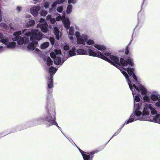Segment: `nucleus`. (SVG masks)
<instances>
[{"label": "nucleus", "instance_id": "2f4dec72", "mask_svg": "<svg viewBox=\"0 0 160 160\" xmlns=\"http://www.w3.org/2000/svg\"><path fill=\"white\" fill-rule=\"evenodd\" d=\"M0 26L1 27L6 28L7 27V25L4 23H2L0 24Z\"/></svg>", "mask_w": 160, "mask_h": 160}, {"label": "nucleus", "instance_id": "a211bd4d", "mask_svg": "<svg viewBox=\"0 0 160 160\" xmlns=\"http://www.w3.org/2000/svg\"><path fill=\"white\" fill-rule=\"evenodd\" d=\"M0 41L3 44H6L8 41V38H4L2 33L0 32Z\"/></svg>", "mask_w": 160, "mask_h": 160}, {"label": "nucleus", "instance_id": "a878e982", "mask_svg": "<svg viewBox=\"0 0 160 160\" xmlns=\"http://www.w3.org/2000/svg\"><path fill=\"white\" fill-rule=\"evenodd\" d=\"M52 61L51 60L50 57H48L47 59V63L48 65H50L52 64Z\"/></svg>", "mask_w": 160, "mask_h": 160}, {"label": "nucleus", "instance_id": "423d86ee", "mask_svg": "<svg viewBox=\"0 0 160 160\" xmlns=\"http://www.w3.org/2000/svg\"><path fill=\"white\" fill-rule=\"evenodd\" d=\"M149 101H134V112L138 111L141 112L142 113H143V110L145 107H147L146 108H147V111L148 112H151L152 114H155L157 113V111L152 107V104H150L148 102Z\"/></svg>", "mask_w": 160, "mask_h": 160}, {"label": "nucleus", "instance_id": "412c9836", "mask_svg": "<svg viewBox=\"0 0 160 160\" xmlns=\"http://www.w3.org/2000/svg\"><path fill=\"white\" fill-rule=\"evenodd\" d=\"M72 6L71 4L68 5L67 8L66 12L67 14H69L70 13L72 10Z\"/></svg>", "mask_w": 160, "mask_h": 160}, {"label": "nucleus", "instance_id": "c03bdc74", "mask_svg": "<svg viewBox=\"0 0 160 160\" xmlns=\"http://www.w3.org/2000/svg\"><path fill=\"white\" fill-rule=\"evenodd\" d=\"M87 47L88 48H89V47H88V46H87Z\"/></svg>", "mask_w": 160, "mask_h": 160}, {"label": "nucleus", "instance_id": "7c9ffc66", "mask_svg": "<svg viewBox=\"0 0 160 160\" xmlns=\"http://www.w3.org/2000/svg\"><path fill=\"white\" fill-rule=\"evenodd\" d=\"M65 1V0H57L56 1V2L58 4H60L63 3Z\"/></svg>", "mask_w": 160, "mask_h": 160}, {"label": "nucleus", "instance_id": "1a4fd4ad", "mask_svg": "<svg viewBox=\"0 0 160 160\" xmlns=\"http://www.w3.org/2000/svg\"><path fill=\"white\" fill-rule=\"evenodd\" d=\"M57 69L52 67H51L49 69V76L48 77V87L49 88H51L53 87V82L52 77L53 75L57 71Z\"/></svg>", "mask_w": 160, "mask_h": 160}, {"label": "nucleus", "instance_id": "ddd939ff", "mask_svg": "<svg viewBox=\"0 0 160 160\" xmlns=\"http://www.w3.org/2000/svg\"><path fill=\"white\" fill-rule=\"evenodd\" d=\"M68 37L70 40L72 41L74 38V29L72 27H71L68 31Z\"/></svg>", "mask_w": 160, "mask_h": 160}, {"label": "nucleus", "instance_id": "9d476101", "mask_svg": "<svg viewBox=\"0 0 160 160\" xmlns=\"http://www.w3.org/2000/svg\"><path fill=\"white\" fill-rule=\"evenodd\" d=\"M40 23L37 24V27L38 28L40 27L41 30L43 32H47L48 31V24L45 20L41 18L39 21Z\"/></svg>", "mask_w": 160, "mask_h": 160}, {"label": "nucleus", "instance_id": "7ed1b4c3", "mask_svg": "<svg viewBox=\"0 0 160 160\" xmlns=\"http://www.w3.org/2000/svg\"><path fill=\"white\" fill-rule=\"evenodd\" d=\"M76 52L80 55H89L102 58L110 62L121 70V67L126 69L128 68V65L125 64L124 60L123 58H121L119 60L117 57L111 55L108 52H106L103 54L99 51L95 52L91 49H88L87 50L79 49L77 50Z\"/></svg>", "mask_w": 160, "mask_h": 160}, {"label": "nucleus", "instance_id": "f257e3e1", "mask_svg": "<svg viewBox=\"0 0 160 160\" xmlns=\"http://www.w3.org/2000/svg\"><path fill=\"white\" fill-rule=\"evenodd\" d=\"M124 62L125 64L128 65L127 69H124L121 67V70H120L127 80L129 88L132 91L134 100H140V95H136L135 92V89L138 92H141L143 96V100H150V95L147 92L146 89L139 83H138L137 78L133 72L134 69L130 68V66L132 67L134 65L133 60L129 58L126 61L124 60Z\"/></svg>", "mask_w": 160, "mask_h": 160}, {"label": "nucleus", "instance_id": "9b49d317", "mask_svg": "<svg viewBox=\"0 0 160 160\" xmlns=\"http://www.w3.org/2000/svg\"><path fill=\"white\" fill-rule=\"evenodd\" d=\"M41 7L40 6H36L30 8V12L34 17H36L38 14V12L40 10Z\"/></svg>", "mask_w": 160, "mask_h": 160}, {"label": "nucleus", "instance_id": "b1692460", "mask_svg": "<svg viewBox=\"0 0 160 160\" xmlns=\"http://www.w3.org/2000/svg\"><path fill=\"white\" fill-rule=\"evenodd\" d=\"M35 23V21L33 20H30L27 24V26L30 27L33 26Z\"/></svg>", "mask_w": 160, "mask_h": 160}, {"label": "nucleus", "instance_id": "a19ab883", "mask_svg": "<svg viewBox=\"0 0 160 160\" xmlns=\"http://www.w3.org/2000/svg\"><path fill=\"white\" fill-rule=\"evenodd\" d=\"M34 1H35V2H34V3H36V2H40L41 1V0H33Z\"/></svg>", "mask_w": 160, "mask_h": 160}, {"label": "nucleus", "instance_id": "393cba45", "mask_svg": "<svg viewBox=\"0 0 160 160\" xmlns=\"http://www.w3.org/2000/svg\"><path fill=\"white\" fill-rule=\"evenodd\" d=\"M58 4L56 1L54 2L52 5V8H50V10H52L53 9H54L56 7V6Z\"/></svg>", "mask_w": 160, "mask_h": 160}, {"label": "nucleus", "instance_id": "aec40b11", "mask_svg": "<svg viewBox=\"0 0 160 160\" xmlns=\"http://www.w3.org/2000/svg\"><path fill=\"white\" fill-rule=\"evenodd\" d=\"M54 33L56 36V38L58 40L59 38V30L56 27H54Z\"/></svg>", "mask_w": 160, "mask_h": 160}, {"label": "nucleus", "instance_id": "f3484780", "mask_svg": "<svg viewBox=\"0 0 160 160\" xmlns=\"http://www.w3.org/2000/svg\"><path fill=\"white\" fill-rule=\"evenodd\" d=\"M94 46L95 48L102 51H104L106 49L104 46L100 44H95Z\"/></svg>", "mask_w": 160, "mask_h": 160}, {"label": "nucleus", "instance_id": "473e14b6", "mask_svg": "<svg viewBox=\"0 0 160 160\" xmlns=\"http://www.w3.org/2000/svg\"><path fill=\"white\" fill-rule=\"evenodd\" d=\"M49 6V3L48 2H46L44 4V7L46 9L48 8Z\"/></svg>", "mask_w": 160, "mask_h": 160}, {"label": "nucleus", "instance_id": "4c0bfd02", "mask_svg": "<svg viewBox=\"0 0 160 160\" xmlns=\"http://www.w3.org/2000/svg\"><path fill=\"white\" fill-rule=\"evenodd\" d=\"M50 40L52 44H53L54 43V39L53 38H50Z\"/></svg>", "mask_w": 160, "mask_h": 160}, {"label": "nucleus", "instance_id": "79ce46f5", "mask_svg": "<svg viewBox=\"0 0 160 160\" xmlns=\"http://www.w3.org/2000/svg\"><path fill=\"white\" fill-rule=\"evenodd\" d=\"M31 16L30 15H28L26 16V17L28 18H30Z\"/></svg>", "mask_w": 160, "mask_h": 160}, {"label": "nucleus", "instance_id": "4be33fe9", "mask_svg": "<svg viewBox=\"0 0 160 160\" xmlns=\"http://www.w3.org/2000/svg\"><path fill=\"white\" fill-rule=\"evenodd\" d=\"M49 43L48 42H46L40 46V48L42 49H44L48 48L49 46Z\"/></svg>", "mask_w": 160, "mask_h": 160}, {"label": "nucleus", "instance_id": "4468645a", "mask_svg": "<svg viewBox=\"0 0 160 160\" xmlns=\"http://www.w3.org/2000/svg\"><path fill=\"white\" fill-rule=\"evenodd\" d=\"M150 98L152 100H160V95L156 92H153L151 93Z\"/></svg>", "mask_w": 160, "mask_h": 160}, {"label": "nucleus", "instance_id": "cd10ccee", "mask_svg": "<svg viewBox=\"0 0 160 160\" xmlns=\"http://www.w3.org/2000/svg\"><path fill=\"white\" fill-rule=\"evenodd\" d=\"M63 10V8L62 6L58 7L57 9V12L59 13H61Z\"/></svg>", "mask_w": 160, "mask_h": 160}, {"label": "nucleus", "instance_id": "dca6fc26", "mask_svg": "<svg viewBox=\"0 0 160 160\" xmlns=\"http://www.w3.org/2000/svg\"><path fill=\"white\" fill-rule=\"evenodd\" d=\"M62 22L64 25L65 28L66 29H67L69 28L71 23L68 18H66L65 17L62 20Z\"/></svg>", "mask_w": 160, "mask_h": 160}, {"label": "nucleus", "instance_id": "c85d7f7f", "mask_svg": "<svg viewBox=\"0 0 160 160\" xmlns=\"http://www.w3.org/2000/svg\"><path fill=\"white\" fill-rule=\"evenodd\" d=\"M78 0H68V3L69 4H75L77 2Z\"/></svg>", "mask_w": 160, "mask_h": 160}, {"label": "nucleus", "instance_id": "f704fd0d", "mask_svg": "<svg viewBox=\"0 0 160 160\" xmlns=\"http://www.w3.org/2000/svg\"><path fill=\"white\" fill-rule=\"evenodd\" d=\"M51 23L52 24H54L55 23L56 20L55 18H52L50 20Z\"/></svg>", "mask_w": 160, "mask_h": 160}, {"label": "nucleus", "instance_id": "ea45409f", "mask_svg": "<svg viewBox=\"0 0 160 160\" xmlns=\"http://www.w3.org/2000/svg\"><path fill=\"white\" fill-rule=\"evenodd\" d=\"M120 130L118 132H115L113 135L112 138L113 136L117 135L120 132Z\"/></svg>", "mask_w": 160, "mask_h": 160}, {"label": "nucleus", "instance_id": "5701e85b", "mask_svg": "<svg viewBox=\"0 0 160 160\" xmlns=\"http://www.w3.org/2000/svg\"><path fill=\"white\" fill-rule=\"evenodd\" d=\"M63 15L62 16V17H61V16L60 15H59V16H58V17H57L56 20L57 21H59L61 20H63V19L65 17V13L64 12H63Z\"/></svg>", "mask_w": 160, "mask_h": 160}, {"label": "nucleus", "instance_id": "0eeeda50", "mask_svg": "<svg viewBox=\"0 0 160 160\" xmlns=\"http://www.w3.org/2000/svg\"><path fill=\"white\" fill-rule=\"evenodd\" d=\"M75 35L77 39V43L85 45H94L95 42L94 40L91 39H88V36L85 34H81L79 31H76Z\"/></svg>", "mask_w": 160, "mask_h": 160}, {"label": "nucleus", "instance_id": "37998d69", "mask_svg": "<svg viewBox=\"0 0 160 160\" xmlns=\"http://www.w3.org/2000/svg\"><path fill=\"white\" fill-rule=\"evenodd\" d=\"M35 50L37 52H39L40 51V50L38 48H36Z\"/></svg>", "mask_w": 160, "mask_h": 160}, {"label": "nucleus", "instance_id": "39448f33", "mask_svg": "<svg viewBox=\"0 0 160 160\" xmlns=\"http://www.w3.org/2000/svg\"><path fill=\"white\" fill-rule=\"evenodd\" d=\"M147 106L149 107L148 106H146V107ZM148 112L147 111V108H146V107H145L143 110L142 113L138 111L134 112V113L132 114L129 119L125 122L124 124H128L137 120H150L148 118Z\"/></svg>", "mask_w": 160, "mask_h": 160}, {"label": "nucleus", "instance_id": "2eb2a0df", "mask_svg": "<svg viewBox=\"0 0 160 160\" xmlns=\"http://www.w3.org/2000/svg\"><path fill=\"white\" fill-rule=\"evenodd\" d=\"M6 45V47L9 49L14 48L16 46V43L15 42H9V39L8 38V41L6 44H4Z\"/></svg>", "mask_w": 160, "mask_h": 160}, {"label": "nucleus", "instance_id": "6e6552de", "mask_svg": "<svg viewBox=\"0 0 160 160\" xmlns=\"http://www.w3.org/2000/svg\"><path fill=\"white\" fill-rule=\"evenodd\" d=\"M50 55L52 58H55L54 62L56 65H62L64 62V59H63V56L61 54L60 50L56 49L54 52L50 53Z\"/></svg>", "mask_w": 160, "mask_h": 160}, {"label": "nucleus", "instance_id": "72a5a7b5", "mask_svg": "<svg viewBox=\"0 0 160 160\" xmlns=\"http://www.w3.org/2000/svg\"><path fill=\"white\" fill-rule=\"evenodd\" d=\"M22 9V7L18 6L17 7L16 9L18 12H20Z\"/></svg>", "mask_w": 160, "mask_h": 160}, {"label": "nucleus", "instance_id": "f8f14e48", "mask_svg": "<svg viewBox=\"0 0 160 160\" xmlns=\"http://www.w3.org/2000/svg\"><path fill=\"white\" fill-rule=\"evenodd\" d=\"M75 47H72L71 50H69L68 52V53H67L66 55L65 54L64 52L65 56H66V58L64 57V58H65L66 60L68 58L72 57L76 55V53L75 52Z\"/></svg>", "mask_w": 160, "mask_h": 160}, {"label": "nucleus", "instance_id": "6ab92c4d", "mask_svg": "<svg viewBox=\"0 0 160 160\" xmlns=\"http://www.w3.org/2000/svg\"><path fill=\"white\" fill-rule=\"evenodd\" d=\"M148 118L150 119V120H149V121H152L158 123H159V122H160V115L159 114H157L155 117H154L152 120H151L148 117Z\"/></svg>", "mask_w": 160, "mask_h": 160}, {"label": "nucleus", "instance_id": "e433bc0d", "mask_svg": "<svg viewBox=\"0 0 160 160\" xmlns=\"http://www.w3.org/2000/svg\"><path fill=\"white\" fill-rule=\"evenodd\" d=\"M129 53L128 51V46H127L126 48V51H125V54H128Z\"/></svg>", "mask_w": 160, "mask_h": 160}, {"label": "nucleus", "instance_id": "c9c22d12", "mask_svg": "<svg viewBox=\"0 0 160 160\" xmlns=\"http://www.w3.org/2000/svg\"><path fill=\"white\" fill-rule=\"evenodd\" d=\"M52 18L51 17V15H48L46 17V19L47 20H50Z\"/></svg>", "mask_w": 160, "mask_h": 160}, {"label": "nucleus", "instance_id": "bb28decb", "mask_svg": "<svg viewBox=\"0 0 160 160\" xmlns=\"http://www.w3.org/2000/svg\"><path fill=\"white\" fill-rule=\"evenodd\" d=\"M48 13L47 11L42 10L40 12V14L42 16H45Z\"/></svg>", "mask_w": 160, "mask_h": 160}, {"label": "nucleus", "instance_id": "58836bf2", "mask_svg": "<svg viewBox=\"0 0 160 160\" xmlns=\"http://www.w3.org/2000/svg\"><path fill=\"white\" fill-rule=\"evenodd\" d=\"M156 105L158 107H160V101H158L156 103Z\"/></svg>", "mask_w": 160, "mask_h": 160}, {"label": "nucleus", "instance_id": "20e7f679", "mask_svg": "<svg viewBox=\"0 0 160 160\" xmlns=\"http://www.w3.org/2000/svg\"><path fill=\"white\" fill-rule=\"evenodd\" d=\"M44 120L46 121L47 126L49 127L54 125L60 130L61 128L58 126L56 121V112L54 108H53L52 110H49L45 118L41 117L38 118L37 121L38 124L43 123Z\"/></svg>", "mask_w": 160, "mask_h": 160}, {"label": "nucleus", "instance_id": "c756f323", "mask_svg": "<svg viewBox=\"0 0 160 160\" xmlns=\"http://www.w3.org/2000/svg\"><path fill=\"white\" fill-rule=\"evenodd\" d=\"M70 47L67 44H65L63 46V49L64 50H68L69 49Z\"/></svg>", "mask_w": 160, "mask_h": 160}, {"label": "nucleus", "instance_id": "f03ea898", "mask_svg": "<svg viewBox=\"0 0 160 160\" xmlns=\"http://www.w3.org/2000/svg\"><path fill=\"white\" fill-rule=\"evenodd\" d=\"M14 37L13 41H16L20 46L24 47L27 46L29 42V37L31 42L28 46V49L34 50L38 44V41L41 39L42 35L37 30H30L25 29L22 31L16 32L13 34Z\"/></svg>", "mask_w": 160, "mask_h": 160}]
</instances>
